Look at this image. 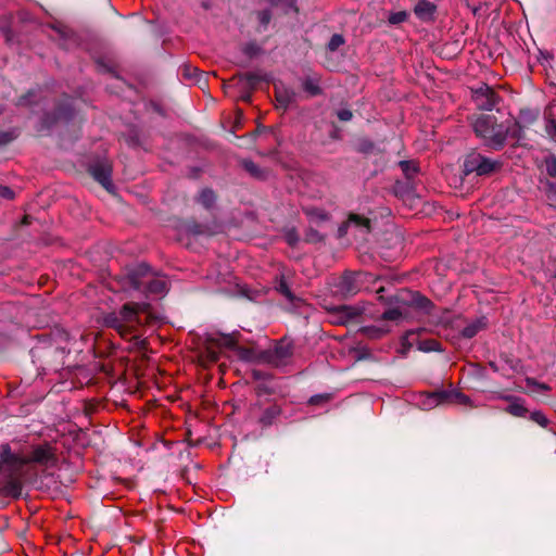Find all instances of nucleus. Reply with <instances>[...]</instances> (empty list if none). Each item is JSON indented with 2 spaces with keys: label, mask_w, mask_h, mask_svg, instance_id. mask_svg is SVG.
<instances>
[{
  "label": "nucleus",
  "mask_w": 556,
  "mask_h": 556,
  "mask_svg": "<svg viewBox=\"0 0 556 556\" xmlns=\"http://www.w3.org/2000/svg\"><path fill=\"white\" fill-rule=\"evenodd\" d=\"M14 139V135L12 132H2L0 134V144H5Z\"/></svg>",
  "instance_id": "39"
},
{
  "label": "nucleus",
  "mask_w": 556,
  "mask_h": 556,
  "mask_svg": "<svg viewBox=\"0 0 556 556\" xmlns=\"http://www.w3.org/2000/svg\"><path fill=\"white\" fill-rule=\"evenodd\" d=\"M541 388H542L543 390H547V389H548V387H547V386H545V384H541Z\"/></svg>",
  "instance_id": "45"
},
{
  "label": "nucleus",
  "mask_w": 556,
  "mask_h": 556,
  "mask_svg": "<svg viewBox=\"0 0 556 556\" xmlns=\"http://www.w3.org/2000/svg\"><path fill=\"white\" fill-rule=\"evenodd\" d=\"M546 172L551 177H556V156L549 155L545 160Z\"/></svg>",
  "instance_id": "31"
},
{
  "label": "nucleus",
  "mask_w": 556,
  "mask_h": 556,
  "mask_svg": "<svg viewBox=\"0 0 556 556\" xmlns=\"http://www.w3.org/2000/svg\"><path fill=\"white\" fill-rule=\"evenodd\" d=\"M330 399H331V395L328 393L316 394V395L311 396V399L308 400V403L312 405H319V404L329 402Z\"/></svg>",
  "instance_id": "34"
},
{
  "label": "nucleus",
  "mask_w": 556,
  "mask_h": 556,
  "mask_svg": "<svg viewBox=\"0 0 556 556\" xmlns=\"http://www.w3.org/2000/svg\"><path fill=\"white\" fill-rule=\"evenodd\" d=\"M247 78L250 84H254L257 79V76L255 74H247Z\"/></svg>",
  "instance_id": "41"
},
{
  "label": "nucleus",
  "mask_w": 556,
  "mask_h": 556,
  "mask_svg": "<svg viewBox=\"0 0 556 556\" xmlns=\"http://www.w3.org/2000/svg\"><path fill=\"white\" fill-rule=\"evenodd\" d=\"M538 114L532 112L531 110H521L519 114L520 124L521 122L525 124H532L536 119Z\"/></svg>",
  "instance_id": "29"
},
{
  "label": "nucleus",
  "mask_w": 556,
  "mask_h": 556,
  "mask_svg": "<svg viewBox=\"0 0 556 556\" xmlns=\"http://www.w3.org/2000/svg\"><path fill=\"white\" fill-rule=\"evenodd\" d=\"M21 459L23 460L24 469L30 464L47 469L54 468L59 462L55 446L48 442L33 445L29 455H21Z\"/></svg>",
  "instance_id": "4"
},
{
  "label": "nucleus",
  "mask_w": 556,
  "mask_h": 556,
  "mask_svg": "<svg viewBox=\"0 0 556 556\" xmlns=\"http://www.w3.org/2000/svg\"><path fill=\"white\" fill-rule=\"evenodd\" d=\"M118 291L136 298L135 293L149 296H164L169 288L168 279L153 273L146 264L128 268L117 280Z\"/></svg>",
  "instance_id": "1"
},
{
  "label": "nucleus",
  "mask_w": 556,
  "mask_h": 556,
  "mask_svg": "<svg viewBox=\"0 0 556 556\" xmlns=\"http://www.w3.org/2000/svg\"><path fill=\"white\" fill-rule=\"evenodd\" d=\"M198 202L202 204L204 207L210 208L215 202V194L210 189H204L201 191L198 198Z\"/></svg>",
  "instance_id": "22"
},
{
  "label": "nucleus",
  "mask_w": 556,
  "mask_h": 556,
  "mask_svg": "<svg viewBox=\"0 0 556 556\" xmlns=\"http://www.w3.org/2000/svg\"><path fill=\"white\" fill-rule=\"evenodd\" d=\"M257 16H258L260 23L262 25L266 26L270 22L271 13L269 10H264V11L258 12Z\"/></svg>",
  "instance_id": "35"
},
{
  "label": "nucleus",
  "mask_w": 556,
  "mask_h": 556,
  "mask_svg": "<svg viewBox=\"0 0 556 556\" xmlns=\"http://www.w3.org/2000/svg\"><path fill=\"white\" fill-rule=\"evenodd\" d=\"M472 99L476 106L483 111L493 110L498 101L495 91L485 84L473 91Z\"/></svg>",
  "instance_id": "8"
},
{
  "label": "nucleus",
  "mask_w": 556,
  "mask_h": 556,
  "mask_svg": "<svg viewBox=\"0 0 556 556\" xmlns=\"http://www.w3.org/2000/svg\"><path fill=\"white\" fill-rule=\"evenodd\" d=\"M498 163L477 152L469 153L464 162V173L469 175L476 173L479 176L493 173Z\"/></svg>",
  "instance_id": "5"
},
{
  "label": "nucleus",
  "mask_w": 556,
  "mask_h": 556,
  "mask_svg": "<svg viewBox=\"0 0 556 556\" xmlns=\"http://www.w3.org/2000/svg\"><path fill=\"white\" fill-rule=\"evenodd\" d=\"M289 7L293 9L295 12L298 11V8L294 7V0H290Z\"/></svg>",
  "instance_id": "43"
},
{
  "label": "nucleus",
  "mask_w": 556,
  "mask_h": 556,
  "mask_svg": "<svg viewBox=\"0 0 556 556\" xmlns=\"http://www.w3.org/2000/svg\"><path fill=\"white\" fill-rule=\"evenodd\" d=\"M277 290L279 293H281L283 296H286L289 301H293L294 296L285 280L279 281V283L277 286Z\"/></svg>",
  "instance_id": "33"
},
{
  "label": "nucleus",
  "mask_w": 556,
  "mask_h": 556,
  "mask_svg": "<svg viewBox=\"0 0 556 556\" xmlns=\"http://www.w3.org/2000/svg\"><path fill=\"white\" fill-rule=\"evenodd\" d=\"M400 167L407 179H413L418 173V166L413 161H401Z\"/></svg>",
  "instance_id": "21"
},
{
  "label": "nucleus",
  "mask_w": 556,
  "mask_h": 556,
  "mask_svg": "<svg viewBox=\"0 0 556 556\" xmlns=\"http://www.w3.org/2000/svg\"><path fill=\"white\" fill-rule=\"evenodd\" d=\"M316 216L318 218H320V219H326L327 218V215L325 213H323V212L317 213Z\"/></svg>",
  "instance_id": "42"
},
{
  "label": "nucleus",
  "mask_w": 556,
  "mask_h": 556,
  "mask_svg": "<svg viewBox=\"0 0 556 556\" xmlns=\"http://www.w3.org/2000/svg\"><path fill=\"white\" fill-rule=\"evenodd\" d=\"M243 166L247 172L256 178H262L263 174L258 166L252 161H244Z\"/></svg>",
  "instance_id": "30"
},
{
  "label": "nucleus",
  "mask_w": 556,
  "mask_h": 556,
  "mask_svg": "<svg viewBox=\"0 0 556 556\" xmlns=\"http://www.w3.org/2000/svg\"><path fill=\"white\" fill-rule=\"evenodd\" d=\"M402 317H403V312L400 307L387 309L382 314V319H384V320H399Z\"/></svg>",
  "instance_id": "26"
},
{
  "label": "nucleus",
  "mask_w": 556,
  "mask_h": 556,
  "mask_svg": "<svg viewBox=\"0 0 556 556\" xmlns=\"http://www.w3.org/2000/svg\"><path fill=\"white\" fill-rule=\"evenodd\" d=\"M291 354H292L291 345L288 343L281 342L278 345H276L275 349L273 350V361L276 364H280L283 361H286L288 357H290Z\"/></svg>",
  "instance_id": "17"
},
{
  "label": "nucleus",
  "mask_w": 556,
  "mask_h": 556,
  "mask_svg": "<svg viewBox=\"0 0 556 556\" xmlns=\"http://www.w3.org/2000/svg\"><path fill=\"white\" fill-rule=\"evenodd\" d=\"M408 17V14L406 11H399L391 13L388 21L390 24L396 25L405 22Z\"/></svg>",
  "instance_id": "27"
},
{
  "label": "nucleus",
  "mask_w": 556,
  "mask_h": 556,
  "mask_svg": "<svg viewBox=\"0 0 556 556\" xmlns=\"http://www.w3.org/2000/svg\"><path fill=\"white\" fill-rule=\"evenodd\" d=\"M276 100L279 106L287 109L295 100L294 91L285 88L283 86H275Z\"/></svg>",
  "instance_id": "14"
},
{
  "label": "nucleus",
  "mask_w": 556,
  "mask_h": 556,
  "mask_svg": "<svg viewBox=\"0 0 556 556\" xmlns=\"http://www.w3.org/2000/svg\"><path fill=\"white\" fill-rule=\"evenodd\" d=\"M369 224L370 222L368 218H365L361 215L351 214L348 222L342 227H340V232L346 231L351 227H356L362 229L364 232H368L370 229Z\"/></svg>",
  "instance_id": "13"
},
{
  "label": "nucleus",
  "mask_w": 556,
  "mask_h": 556,
  "mask_svg": "<svg viewBox=\"0 0 556 556\" xmlns=\"http://www.w3.org/2000/svg\"><path fill=\"white\" fill-rule=\"evenodd\" d=\"M486 326L485 317L478 318L468 324L462 331L464 338L471 339Z\"/></svg>",
  "instance_id": "16"
},
{
  "label": "nucleus",
  "mask_w": 556,
  "mask_h": 556,
  "mask_svg": "<svg viewBox=\"0 0 556 556\" xmlns=\"http://www.w3.org/2000/svg\"><path fill=\"white\" fill-rule=\"evenodd\" d=\"M530 419L541 427L545 428L548 425V419L541 410H534L530 414Z\"/></svg>",
  "instance_id": "28"
},
{
  "label": "nucleus",
  "mask_w": 556,
  "mask_h": 556,
  "mask_svg": "<svg viewBox=\"0 0 556 556\" xmlns=\"http://www.w3.org/2000/svg\"><path fill=\"white\" fill-rule=\"evenodd\" d=\"M544 122L546 135L556 142V119L551 111H545Z\"/></svg>",
  "instance_id": "18"
},
{
  "label": "nucleus",
  "mask_w": 556,
  "mask_h": 556,
  "mask_svg": "<svg viewBox=\"0 0 556 556\" xmlns=\"http://www.w3.org/2000/svg\"><path fill=\"white\" fill-rule=\"evenodd\" d=\"M339 291L343 295H353L358 291L357 278L355 274H344L338 285Z\"/></svg>",
  "instance_id": "11"
},
{
  "label": "nucleus",
  "mask_w": 556,
  "mask_h": 556,
  "mask_svg": "<svg viewBox=\"0 0 556 556\" xmlns=\"http://www.w3.org/2000/svg\"><path fill=\"white\" fill-rule=\"evenodd\" d=\"M477 137L481 138L484 144L493 150L504 148L506 141H519L522 138L523 127L515 119H507L497 123L492 115H479L472 123Z\"/></svg>",
  "instance_id": "2"
},
{
  "label": "nucleus",
  "mask_w": 556,
  "mask_h": 556,
  "mask_svg": "<svg viewBox=\"0 0 556 556\" xmlns=\"http://www.w3.org/2000/svg\"><path fill=\"white\" fill-rule=\"evenodd\" d=\"M375 332H376V334H375V336H376V337H379V336H381L384 331H383V330H376Z\"/></svg>",
  "instance_id": "44"
},
{
  "label": "nucleus",
  "mask_w": 556,
  "mask_h": 556,
  "mask_svg": "<svg viewBox=\"0 0 556 556\" xmlns=\"http://www.w3.org/2000/svg\"><path fill=\"white\" fill-rule=\"evenodd\" d=\"M154 319L150 312V304L146 301L129 302L117 312H111L103 317V324L116 330L122 337L134 334Z\"/></svg>",
  "instance_id": "3"
},
{
  "label": "nucleus",
  "mask_w": 556,
  "mask_h": 556,
  "mask_svg": "<svg viewBox=\"0 0 556 556\" xmlns=\"http://www.w3.org/2000/svg\"><path fill=\"white\" fill-rule=\"evenodd\" d=\"M220 344L223 346L228 348V349H235V346H236V342H235L233 338L230 337V336H224L222 338V343Z\"/></svg>",
  "instance_id": "38"
},
{
  "label": "nucleus",
  "mask_w": 556,
  "mask_h": 556,
  "mask_svg": "<svg viewBox=\"0 0 556 556\" xmlns=\"http://www.w3.org/2000/svg\"><path fill=\"white\" fill-rule=\"evenodd\" d=\"M417 348L421 352H441L442 345L438 340L434 339H426L420 340L417 343Z\"/></svg>",
  "instance_id": "19"
},
{
  "label": "nucleus",
  "mask_w": 556,
  "mask_h": 556,
  "mask_svg": "<svg viewBox=\"0 0 556 556\" xmlns=\"http://www.w3.org/2000/svg\"><path fill=\"white\" fill-rule=\"evenodd\" d=\"M435 5L428 1V0H420L414 8L415 15L424 21V22H430L434 17L435 13Z\"/></svg>",
  "instance_id": "12"
},
{
  "label": "nucleus",
  "mask_w": 556,
  "mask_h": 556,
  "mask_svg": "<svg viewBox=\"0 0 556 556\" xmlns=\"http://www.w3.org/2000/svg\"><path fill=\"white\" fill-rule=\"evenodd\" d=\"M180 73L182 78L188 81H192L199 76L198 70L191 65H184L180 70Z\"/></svg>",
  "instance_id": "24"
},
{
  "label": "nucleus",
  "mask_w": 556,
  "mask_h": 556,
  "mask_svg": "<svg viewBox=\"0 0 556 556\" xmlns=\"http://www.w3.org/2000/svg\"><path fill=\"white\" fill-rule=\"evenodd\" d=\"M303 88L313 96H316L320 92L318 80L315 78H306L303 81Z\"/></svg>",
  "instance_id": "25"
},
{
  "label": "nucleus",
  "mask_w": 556,
  "mask_h": 556,
  "mask_svg": "<svg viewBox=\"0 0 556 556\" xmlns=\"http://www.w3.org/2000/svg\"><path fill=\"white\" fill-rule=\"evenodd\" d=\"M0 197L10 200L14 198V192L7 186H0Z\"/></svg>",
  "instance_id": "37"
},
{
  "label": "nucleus",
  "mask_w": 556,
  "mask_h": 556,
  "mask_svg": "<svg viewBox=\"0 0 556 556\" xmlns=\"http://www.w3.org/2000/svg\"><path fill=\"white\" fill-rule=\"evenodd\" d=\"M337 116L340 121L342 122H349L352 119L353 117V114L350 110L348 109H341L337 112Z\"/></svg>",
  "instance_id": "36"
},
{
  "label": "nucleus",
  "mask_w": 556,
  "mask_h": 556,
  "mask_svg": "<svg viewBox=\"0 0 556 556\" xmlns=\"http://www.w3.org/2000/svg\"><path fill=\"white\" fill-rule=\"evenodd\" d=\"M258 50L257 47L253 46V45H249L245 47V53H248L249 55H253L256 53V51Z\"/></svg>",
  "instance_id": "40"
},
{
  "label": "nucleus",
  "mask_w": 556,
  "mask_h": 556,
  "mask_svg": "<svg viewBox=\"0 0 556 556\" xmlns=\"http://www.w3.org/2000/svg\"><path fill=\"white\" fill-rule=\"evenodd\" d=\"M412 302L416 307H418L425 312H428L429 307L431 306V302L427 298L422 296L419 293H415L413 295Z\"/></svg>",
  "instance_id": "23"
},
{
  "label": "nucleus",
  "mask_w": 556,
  "mask_h": 556,
  "mask_svg": "<svg viewBox=\"0 0 556 556\" xmlns=\"http://www.w3.org/2000/svg\"><path fill=\"white\" fill-rule=\"evenodd\" d=\"M344 43V39L341 35L334 34L330 38L328 42V49L330 51H336L339 47H341Z\"/></svg>",
  "instance_id": "32"
},
{
  "label": "nucleus",
  "mask_w": 556,
  "mask_h": 556,
  "mask_svg": "<svg viewBox=\"0 0 556 556\" xmlns=\"http://www.w3.org/2000/svg\"><path fill=\"white\" fill-rule=\"evenodd\" d=\"M27 470L23 467L21 468V471L17 473H11L5 472L3 473L7 477V481L3 484V492L5 495L12 496V497H18L22 494V486H23V478L26 476Z\"/></svg>",
  "instance_id": "10"
},
{
  "label": "nucleus",
  "mask_w": 556,
  "mask_h": 556,
  "mask_svg": "<svg viewBox=\"0 0 556 556\" xmlns=\"http://www.w3.org/2000/svg\"><path fill=\"white\" fill-rule=\"evenodd\" d=\"M506 412L515 417H526L528 409L520 399H515L506 408Z\"/></svg>",
  "instance_id": "20"
},
{
  "label": "nucleus",
  "mask_w": 556,
  "mask_h": 556,
  "mask_svg": "<svg viewBox=\"0 0 556 556\" xmlns=\"http://www.w3.org/2000/svg\"><path fill=\"white\" fill-rule=\"evenodd\" d=\"M22 467L23 460L21 459V454L13 453L8 444H2L0 446V472H11L15 475L21 471Z\"/></svg>",
  "instance_id": "7"
},
{
  "label": "nucleus",
  "mask_w": 556,
  "mask_h": 556,
  "mask_svg": "<svg viewBox=\"0 0 556 556\" xmlns=\"http://www.w3.org/2000/svg\"><path fill=\"white\" fill-rule=\"evenodd\" d=\"M281 415V408L278 405H271L264 409L262 416L260 417V424L263 427H268L274 424V421Z\"/></svg>",
  "instance_id": "15"
},
{
  "label": "nucleus",
  "mask_w": 556,
  "mask_h": 556,
  "mask_svg": "<svg viewBox=\"0 0 556 556\" xmlns=\"http://www.w3.org/2000/svg\"><path fill=\"white\" fill-rule=\"evenodd\" d=\"M445 402L456 403V404L465 405V406L470 405V403H471L469 396H467L466 394H464L459 391L442 390V391L433 392L430 395H428L427 403H425V406L427 408H431L433 406H437V405H439L441 403H445Z\"/></svg>",
  "instance_id": "6"
},
{
  "label": "nucleus",
  "mask_w": 556,
  "mask_h": 556,
  "mask_svg": "<svg viewBox=\"0 0 556 556\" xmlns=\"http://www.w3.org/2000/svg\"><path fill=\"white\" fill-rule=\"evenodd\" d=\"M91 176L106 190L111 191L112 184V166L108 161H101L89 167Z\"/></svg>",
  "instance_id": "9"
}]
</instances>
